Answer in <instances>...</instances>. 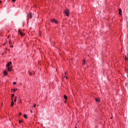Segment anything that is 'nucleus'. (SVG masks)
<instances>
[{"instance_id": "nucleus-2", "label": "nucleus", "mask_w": 128, "mask_h": 128, "mask_svg": "<svg viewBox=\"0 0 128 128\" xmlns=\"http://www.w3.org/2000/svg\"><path fill=\"white\" fill-rule=\"evenodd\" d=\"M18 34L20 35L21 36H24V34H23L22 32L20 30V29L18 30Z\"/></svg>"}, {"instance_id": "nucleus-21", "label": "nucleus", "mask_w": 128, "mask_h": 128, "mask_svg": "<svg viewBox=\"0 0 128 128\" xmlns=\"http://www.w3.org/2000/svg\"><path fill=\"white\" fill-rule=\"evenodd\" d=\"M125 58H126V60H128V58L126 57Z\"/></svg>"}, {"instance_id": "nucleus-5", "label": "nucleus", "mask_w": 128, "mask_h": 128, "mask_svg": "<svg viewBox=\"0 0 128 128\" xmlns=\"http://www.w3.org/2000/svg\"><path fill=\"white\" fill-rule=\"evenodd\" d=\"M4 76H8V72L6 70H4Z\"/></svg>"}, {"instance_id": "nucleus-19", "label": "nucleus", "mask_w": 128, "mask_h": 128, "mask_svg": "<svg viewBox=\"0 0 128 128\" xmlns=\"http://www.w3.org/2000/svg\"><path fill=\"white\" fill-rule=\"evenodd\" d=\"M12 98H14V94H12Z\"/></svg>"}, {"instance_id": "nucleus-6", "label": "nucleus", "mask_w": 128, "mask_h": 128, "mask_svg": "<svg viewBox=\"0 0 128 128\" xmlns=\"http://www.w3.org/2000/svg\"><path fill=\"white\" fill-rule=\"evenodd\" d=\"M14 100H12L10 106H12V107L14 106Z\"/></svg>"}, {"instance_id": "nucleus-13", "label": "nucleus", "mask_w": 128, "mask_h": 128, "mask_svg": "<svg viewBox=\"0 0 128 128\" xmlns=\"http://www.w3.org/2000/svg\"><path fill=\"white\" fill-rule=\"evenodd\" d=\"M82 64H86V60H83Z\"/></svg>"}, {"instance_id": "nucleus-1", "label": "nucleus", "mask_w": 128, "mask_h": 128, "mask_svg": "<svg viewBox=\"0 0 128 128\" xmlns=\"http://www.w3.org/2000/svg\"><path fill=\"white\" fill-rule=\"evenodd\" d=\"M64 13L65 14H66V16H70L69 15V14H70V10H66L64 11Z\"/></svg>"}, {"instance_id": "nucleus-15", "label": "nucleus", "mask_w": 128, "mask_h": 128, "mask_svg": "<svg viewBox=\"0 0 128 128\" xmlns=\"http://www.w3.org/2000/svg\"><path fill=\"white\" fill-rule=\"evenodd\" d=\"M18 90V89L17 88H15V89H14V92H16Z\"/></svg>"}, {"instance_id": "nucleus-29", "label": "nucleus", "mask_w": 128, "mask_h": 128, "mask_svg": "<svg viewBox=\"0 0 128 128\" xmlns=\"http://www.w3.org/2000/svg\"><path fill=\"white\" fill-rule=\"evenodd\" d=\"M39 36H40V33H39Z\"/></svg>"}, {"instance_id": "nucleus-26", "label": "nucleus", "mask_w": 128, "mask_h": 128, "mask_svg": "<svg viewBox=\"0 0 128 128\" xmlns=\"http://www.w3.org/2000/svg\"><path fill=\"white\" fill-rule=\"evenodd\" d=\"M9 44H10V41H9Z\"/></svg>"}, {"instance_id": "nucleus-8", "label": "nucleus", "mask_w": 128, "mask_h": 128, "mask_svg": "<svg viewBox=\"0 0 128 128\" xmlns=\"http://www.w3.org/2000/svg\"><path fill=\"white\" fill-rule=\"evenodd\" d=\"M95 100L96 102H100V100H98V98H95Z\"/></svg>"}, {"instance_id": "nucleus-11", "label": "nucleus", "mask_w": 128, "mask_h": 128, "mask_svg": "<svg viewBox=\"0 0 128 128\" xmlns=\"http://www.w3.org/2000/svg\"><path fill=\"white\" fill-rule=\"evenodd\" d=\"M30 18H32V12L30 13Z\"/></svg>"}, {"instance_id": "nucleus-7", "label": "nucleus", "mask_w": 128, "mask_h": 128, "mask_svg": "<svg viewBox=\"0 0 128 128\" xmlns=\"http://www.w3.org/2000/svg\"><path fill=\"white\" fill-rule=\"evenodd\" d=\"M119 11V14H120V16H122V10L120 8L118 10Z\"/></svg>"}, {"instance_id": "nucleus-9", "label": "nucleus", "mask_w": 128, "mask_h": 128, "mask_svg": "<svg viewBox=\"0 0 128 128\" xmlns=\"http://www.w3.org/2000/svg\"><path fill=\"white\" fill-rule=\"evenodd\" d=\"M8 72H12V69H10V67H8Z\"/></svg>"}, {"instance_id": "nucleus-28", "label": "nucleus", "mask_w": 128, "mask_h": 128, "mask_svg": "<svg viewBox=\"0 0 128 128\" xmlns=\"http://www.w3.org/2000/svg\"><path fill=\"white\" fill-rule=\"evenodd\" d=\"M30 74H32V72H30Z\"/></svg>"}, {"instance_id": "nucleus-20", "label": "nucleus", "mask_w": 128, "mask_h": 128, "mask_svg": "<svg viewBox=\"0 0 128 128\" xmlns=\"http://www.w3.org/2000/svg\"><path fill=\"white\" fill-rule=\"evenodd\" d=\"M12 2H16V0H12Z\"/></svg>"}, {"instance_id": "nucleus-22", "label": "nucleus", "mask_w": 128, "mask_h": 128, "mask_svg": "<svg viewBox=\"0 0 128 128\" xmlns=\"http://www.w3.org/2000/svg\"><path fill=\"white\" fill-rule=\"evenodd\" d=\"M9 68H10L11 70H12V67H9Z\"/></svg>"}, {"instance_id": "nucleus-12", "label": "nucleus", "mask_w": 128, "mask_h": 128, "mask_svg": "<svg viewBox=\"0 0 128 128\" xmlns=\"http://www.w3.org/2000/svg\"><path fill=\"white\" fill-rule=\"evenodd\" d=\"M64 100H68V96L66 95H64Z\"/></svg>"}, {"instance_id": "nucleus-17", "label": "nucleus", "mask_w": 128, "mask_h": 128, "mask_svg": "<svg viewBox=\"0 0 128 128\" xmlns=\"http://www.w3.org/2000/svg\"><path fill=\"white\" fill-rule=\"evenodd\" d=\"M14 102H16V97L14 100Z\"/></svg>"}, {"instance_id": "nucleus-18", "label": "nucleus", "mask_w": 128, "mask_h": 128, "mask_svg": "<svg viewBox=\"0 0 128 128\" xmlns=\"http://www.w3.org/2000/svg\"><path fill=\"white\" fill-rule=\"evenodd\" d=\"M13 84H16V82H14Z\"/></svg>"}, {"instance_id": "nucleus-30", "label": "nucleus", "mask_w": 128, "mask_h": 128, "mask_svg": "<svg viewBox=\"0 0 128 128\" xmlns=\"http://www.w3.org/2000/svg\"><path fill=\"white\" fill-rule=\"evenodd\" d=\"M64 102H66V101H65Z\"/></svg>"}, {"instance_id": "nucleus-16", "label": "nucleus", "mask_w": 128, "mask_h": 128, "mask_svg": "<svg viewBox=\"0 0 128 128\" xmlns=\"http://www.w3.org/2000/svg\"><path fill=\"white\" fill-rule=\"evenodd\" d=\"M20 122H22V120H19V124H20Z\"/></svg>"}, {"instance_id": "nucleus-14", "label": "nucleus", "mask_w": 128, "mask_h": 128, "mask_svg": "<svg viewBox=\"0 0 128 128\" xmlns=\"http://www.w3.org/2000/svg\"><path fill=\"white\" fill-rule=\"evenodd\" d=\"M36 105L34 104V106H32V108H36Z\"/></svg>"}, {"instance_id": "nucleus-3", "label": "nucleus", "mask_w": 128, "mask_h": 128, "mask_svg": "<svg viewBox=\"0 0 128 128\" xmlns=\"http://www.w3.org/2000/svg\"><path fill=\"white\" fill-rule=\"evenodd\" d=\"M10 64H12V62H8L6 66H7L8 68H10Z\"/></svg>"}, {"instance_id": "nucleus-32", "label": "nucleus", "mask_w": 128, "mask_h": 128, "mask_svg": "<svg viewBox=\"0 0 128 128\" xmlns=\"http://www.w3.org/2000/svg\"><path fill=\"white\" fill-rule=\"evenodd\" d=\"M5 45H6V44H4V46H5Z\"/></svg>"}, {"instance_id": "nucleus-31", "label": "nucleus", "mask_w": 128, "mask_h": 128, "mask_svg": "<svg viewBox=\"0 0 128 128\" xmlns=\"http://www.w3.org/2000/svg\"><path fill=\"white\" fill-rule=\"evenodd\" d=\"M10 38V36H8V38Z\"/></svg>"}, {"instance_id": "nucleus-10", "label": "nucleus", "mask_w": 128, "mask_h": 128, "mask_svg": "<svg viewBox=\"0 0 128 128\" xmlns=\"http://www.w3.org/2000/svg\"><path fill=\"white\" fill-rule=\"evenodd\" d=\"M24 118H28V116L26 114H24Z\"/></svg>"}, {"instance_id": "nucleus-24", "label": "nucleus", "mask_w": 128, "mask_h": 128, "mask_svg": "<svg viewBox=\"0 0 128 128\" xmlns=\"http://www.w3.org/2000/svg\"><path fill=\"white\" fill-rule=\"evenodd\" d=\"M30 112H32V110H30Z\"/></svg>"}, {"instance_id": "nucleus-4", "label": "nucleus", "mask_w": 128, "mask_h": 128, "mask_svg": "<svg viewBox=\"0 0 128 128\" xmlns=\"http://www.w3.org/2000/svg\"><path fill=\"white\" fill-rule=\"evenodd\" d=\"M52 22H55V24H58V20L56 19H52Z\"/></svg>"}, {"instance_id": "nucleus-23", "label": "nucleus", "mask_w": 128, "mask_h": 128, "mask_svg": "<svg viewBox=\"0 0 128 128\" xmlns=\"http://www.w3.org/2000/svg\"><path fill=\"white\" fill-rule=\"evenodd\" d=\"M20 116H22V113L19 114Z\"/></svg>"}, {"instance_id": "nucleus-27", "label": "nucleus", "mask_w": 128, "mask_h": 128, "mask_svg": "<svg viewBox=\"0 0 128 128\" xmlns=\"http://www.w3.org/2000/svg\"><path fill=\"white\" fill-rule=\"evenodd\" d=\"M11 48H14V46H11Z\"/></svg>"}, {"instance_id": "nucleus-33", "label": "nucleus", "mask_w": 128, "mask_h": 128, "mask_svg": "<svg viewBox=\"0 0 128 128\" xmlns=\"http://www.w3.org/2000/svg\"><path fill=\"white\" fill-rule=\"evenodd\" d=\"M75 128H76V126Z\"/></svg>"}, {"instance_id": "nucleus-25", "label": "nucleus", "mask_w": 128, "mask_h": 128, "mask_svg": "<svg viewBox=\"0 0 128 128\" xmlns=\"http://www.w3.org/2000/svg\"><path fill=\"white\" fill-rule=\"evenodd\" d=\"M0 4H2V0H0Z\"/></svg>"}]
</instances>
